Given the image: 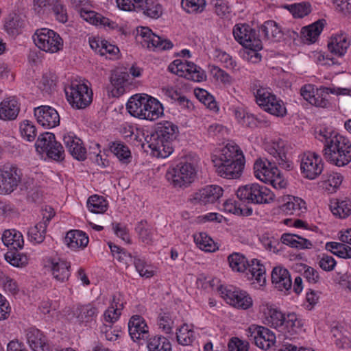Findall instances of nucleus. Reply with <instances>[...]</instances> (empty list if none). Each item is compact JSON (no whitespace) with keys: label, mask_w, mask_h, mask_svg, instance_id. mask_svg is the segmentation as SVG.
<instances>
[{"label":"nucleus","mask_w":351,"mask_h":351,"mask_svg":"<svg viewBox=\"0 0 351 351\" xmlns=\"http://www.w3.org/2000/svg\"><path fill=\"white\" fill-rule=\"evenodd\" d=\"M133 262L136 270L141 277L149 278L154 275V271L152 269V267L147 265L145 260L138 257H134Z\"/></svg>","instance_id":"obj_56"},{"label":"nucleus","mask_w":351,"mask_h":351,"mask_svg":"<svg viewBox=\"0 0 351 351\" xmlns=\"http://www.w3.org/2000/svg\"><path fill=\"white\" fill-rule=\"evenodd\" d=\"M282 326H284L285 332L290 337L300 334L304 330L302 321L295 313L286 315Z\"/></svg>","instance_id":"obj_36"},{"label":"nucleus","mask_w":351,"mask_h":351,"mask_svg":"<svg viewBox=\"0 0 351 351\" xmlns=\"http://www.w3.org/2000/svg\"><path fill=\"white\" fill-rule=\"evenodd\" d=\"M176 339L180 345L191 346L195 339V331L188 324H184L177 330Z\"/></svg>","instance_id":"obj_42"},{"label":"nucleus","mask_w":351,"mask_h":351,"mask_svg":"<svg viewBox=\"0 0 351 351\" xmlns=\"http://www.w3.org/2000/svg\"><path fill=\"white\" fill-rule=\"evenodd\" d=\"M47 225L45 223H38L31 227L27 232L29 240L34 244H40L45 238Z\"/></svg>","instance_id":"obj_47"},{"label":"nucleus","mask_w":351,"mask_h":351,"mask_svg":"<svg viewBox=\"0 0 351 351\" xmlns=\"http://www.w3.org/2000/svg\"><path fill=\"white\" fill-rule=\"evenodd\" d=\"M26 338L33 351H50V346L45 336L38 329H28L26 332Z\"/></svg>","instance_id":"obj_22"},{"label":"nucleus","mask_w":351,"mask_h":351,"mask_svg":"<svg viewBox=\"0 0 351 351\" xmlns=\"http://www.w3.org/2000/svg\"><path fill=\"white\" fill-rule=\"evenodd\" d=\"M250 45H244V50L241 53L243 59L252 63H257L261 61L262 56L259 53L263 49L261 39H253Z\"/></svg>","instance_id":"obj_33"},{"label":"nucleus","mask_w":351,"mask_h":351,"mask_svg":"<svg viewBox=\"0 0 351 351\" xmlns=\"http://www.w3.org/2000/svg\"><path fill=\"white\" fill-rule=\"evenodd\" d=\"M271 282L278 291L287 292L292 287V281L289 271L282 267H276L271 272Z\"/></svg>","instance_id":"obj_21"},{"label":"nucleus","mask_w":351,"mask_h":351,"mask_svg":"<svg viewBox=\"0 0 351 351\" xmlns=\"http://www.w3.org/2000/svg\"><path fill=\"white\" fill-rule=\"evenodd\" d=\"M129 75L126 72L114 71L110 77V83L114 88L112 93L114 96L122 95L125 90L124 86L128 80Z\"/></svg>","instance_id":"obj_40"},{"label":"nucleus","mask_w":351,"mask_h":351,"mask_svg":"<svg viewBox=\"0 0 351 351\" xmlns=\"http://www.w3.org/2000/svg\"><path fill=\"white\" fill-rule=\"evenodd\" d=\"M216 58L221 62L225 67L230 69H234L237 67V62L226 51L217 49L215 51Z\"/></svg>","instance_id":"obj_64"},{"label":"nucleus","mask_w":351,"mask_h":351,"mask_svg":"<svg viewBox=\"0 0 351 351\" xmlns=\"http://www.w3.org/2000/svg\"><path fill=\"white\" fill-rule=\"evenodd\" d=\"M155 138H159L165 140V143L171 145L172 141L175 140L178 134V128L177 125L169 121L160 123L158 124L154 132Z\"/></svg>","instance_id":"obj_27"},{"label":"nucleus","mask_w":351,"mask_h":351,"mask_svg":"<svg viewBox=\"0 0 351 351\" xmlns=\"http://www.w3.org/2000/svg\"><path fill=\"white\" fill-rule=\"evenodd\" d=\"M22 137L28 141H33L36 136V128L32 122L25 120L20 125Z\"/></svg>","instance_id":"obj_57"},{"label":"nucleus","mask_w":351,"mask_h":351,"mask_svg":"<svg viewBox=\"0 0 351 351\" xmlns=\"http://www.w3.org/2000/svg\"><path fill=\"white\" fill-rule=\"evenodd\" d=\"M247 332L249 341L261 349H263V327L252 324L248 327Z\"/></svg>","instance_id":"obj_48"},{"label":"nucleus","mask_w":351,"mask_h":351,"mask_svg":"<svg viewBox=\"0 0 351 351\" xmlns=\"http://www.w3.org/2000/svg\"><path fill=\"white\" fill-rule=\"evenodd\" d=\"M37 122L44 128H52L60 124V116L56 109L49 106H41L34 109Z\"/></svg>","instance_id":"obj_15"},{"label":"nucleus","mask_w":351,"mask_h":351,"mask_svg":"<svg viewBox=\"0 0 351 351\" xmlns=\"http://www.w3.org/2000/svg\"><path fill=\"white\" fill-rule=\"evenodd\" d=\"M80 14L84 21L93 25L109 26L110 23L108 18L95 11L86 10L85 8H81Z\"/></svg>","instance_id":"obj_41"},{"label":"nucleus","mask_w":351,"mask_h":351,"mask_svg":"<svg viewBox=\"0 0 351 351\" xmlns=\"http://www.w3.org/2000/svg\"><path fill=\"white\" fill-rule=\"evenodd\" d=\"M89 239L86 233L79 230L69 231L64 238V242L72 250L84 249L87 246Z\"/></svg>","instance_id":"obj_28"},{"label":"nucleus","mask_w":351,"mask_h":351,"mask_svg":"<svg viewBox=\"0 0 351 351\" xmlns=\"http://www.w3.org/2000/svg\"><path fill=\"white\" fill-rule=\"evenodd\" d=\"M206 5L205 0H182V7L189 13L202 12Z\"/></svg>","instance_id":"obj_59"},{"label":"nucleus","mask_w":351,"mask_h":351,"mask_svg":"<svg viewBox=\"0 0 351 351\" xmlns=\"http://www.w3.org/2000/svg\"><path fill=\"white\" fill-rule=\"evenodd\" d=\"M87 207L93 213H104L108 209V202L103 196L94 195L88 199Z\"/></svg>","instance_id":"obj_45"},{"label":"nucleus","mask_w":351,"mask_h":351,"mask_svg":"<svg viewBox=\"0 0 351 351\" xmlns=\"http://www.w3.org/2000/svg\"><path fill=\"white\" fill-rule=\"evenodd\" d=\"M110 150L123 163H128L131 159V152L128 147L121 141L111 142Z\"/></svg>","instance_id":"obj_43"},{"label":"nucleus","mask_w":351,"mask_h":351,"mask_svg":"<svg viewBox=\"0 0 351 351\" xmlns=\"http://www.w3.org/2000/svg\"><path fill=\"white\" fill-rule=\"evenodd\" d=\"M194 241L202 250L211 252L215 251L217 249L213 240L204 232L195 234Z\"/></svg>","instance_id":"obj_50"},{"label":"nucleus","mask_w":351,"mask_h":351,"mask_svg":"<svg viewBox=\"0 0 351 351\" xmlns=\"http://www.w3.org/2000/svg\"><path fill=\"white\" fill-rule=\"evenodd\" d=\"M219 291L228 304L236 308L247 309L252 305V300L245 291L223 287L219 289Z\"/></svg>","instance_id":"obj_13"},{"label":"nucleus","mask_w":351,"mask_h":351,"mask_svg":"<svg viewBox=\"0 0 351 351\" xmlns=\"http://www.w3.org/2000/svg\"><path fill=\"white\" fill-rule=\"evenodd\" d=\"M148 351H172L170 341L162 335H154L149 337L147 341Z\"/></svg>","instance_id":"obj_38"},{"label":"nucleus","mask_w":351,"mask_h":351,"mask_svg":"<svg viewBox=\"0 0 351 351\" xmlns=\"http://www.w3.org/2000/svg\"><path fill=\"white\" fill-rule=\"evenodd\" d=\"M281 29L274 21L265 22V40L270 42H278L282 38Z\"/></svg>","instance_id":"obj_46"},{"label":"nucleus","mask_w":351,"mask_h":351,"mask_svg":"<svg viewBox=\"0 0 351 351\" xmlns=\"http://www.w3.org/2000/svg\"><path fill=\"white\" fill-rule=\"evenodd\" d=\"M326 24V20L319 19L311 25L303 27L300 31L301 38L305 43H315L317 40Z\"/></svg>","instance_id":"obj_29"},{"label":"nucleus","mask_w":351,"mask_h":351,"mask_svg":"<svg viewBox=\"0 0 351 351\" xmlns=\"http://www.w3.org/2000/svg\"><path fill=\"white\" fill-rule=\"evenodd\" d=\"M281 241L287 245L299 250L311 249L313 247V243L310 240L293 234H283L281 237Z\"/></svg>","instance_id":"obj_35"},{"label":"nucleus","mask_w":351,"mask_h":351,"mask_svg":"<svg viewBox=\"0 0 351 351\" xmlns=\"http://www.w3.org/2000/svg\"><path fill=\"white\" fill-rule=\"evenodd\" d=\"M300 169L304 178L314 180L323 171L324 162L319 155L306 152L301 158Z\"/></svg>","instance_id":"obj_12"},{"label":"nucleus","mask_w":351,"mask_h":351,"mask_svg":"<svg viewBox=\"0 0 351 351\" xmlns=\"http://www.w3.org/2000/svg\"><path fill=\"white\" fill-rule=\"evenodd\" d=\"M3 244L9 248V250H21L24 245V240L22 234L14 229L5 230L1 237Z\"/></svg>","instance_id":"obj_31"},{"label":"nucleus","mask_w":351,"mask_h":351,"mask_svg":"<svg viewBox=\"0 0 351 351\" xmlns=\"http://www.w3.org/2000/svg\"><path fill=\"white\" fill-rule=\"evenodd\" d=\"M127 109L132 116L149 121L158 119L164 112L160 102L146 94L131 97L127 103Z\"/></svg>","instance_id":"obj_4"},{"label":"nucleus","mask_w":351,"mask_h":351,"mask_svg":"<svg viewBox=\"0 0 351 351\" xmlns=\"http://www.w3.org/2000/svg\"><path fill=\"white\" fill-rule=\"evenodd\" d=\"M20 112V105L14 97L4 99L0 103V119L12 121L16 119Z\"/></svg>","instance_id":"obj_26"},{"label":"nucleus","mask_w":351,"mask_h":351,"mask_svg":"<svg viewBox=\"0 0 351 351\" xmlns=\"http://www.w3.org/2000/svg\"><path fill=\"white\" fill-rule=\"evenodd\" d=\"M123 306L122 295L120 293L114 294L112 296L110 306L104 313L105 328L111 327L119 319Z\"/></svg>","instance_id":"obj_18"},{"label":"nucleus","mask_w":351,"mask_h":351,"mask_svg":"<svg viewBox=\"0 0 351 351\" xmlns=\"http://www.w3.org/2000/svg\"><path fill=\"white\" fill-rule=\"evenodd\" d=\"M64 92L66 100L73 108L84 109L92 102V90L86 84L77 80L72 81L65 86Z\"/></svg>","instance_id":"obj_7"},{"label":"nucleus","mask_w":351,"mask_h":351,"mask_svg":"<svg viewBox=\"0 0 351 351\" xmlns=\"http://www.w3.org/2000/svg\"><path fill=\"white\" fill-rule=\"evenodd\" d=\"M237 197L243 202L261 204L263 202L262 187L256 183L239 187L237 191Z\"/></svg>","instance_id":"obj_16"},{"label":"nucleus","mask_w":351,"mask_h":351,"mask_svg":"<svg viewBox=\"0 0 351 351\" xmlns=\"http://www.w3.org/2000/svg\"><path fill=\"white\" fill-rule=\"evenodd\" d=\"M23 173L16 165L6 164L0 168V194L8 195L21 182Z\"/></svg>","instance_id":"obj_9"},{"label":"nucleus","mask_w":351,"mask_h":351,"mask_svg":"<svg viewBox=\"0 0 351 351\" xmlns=\"http://www.w3.org/2000/svg\"><path fill=\"white\" fill-rule=\"evenodd\" d=\"M284 315L276 306L267 304L265 308V324L277 328L282 326L285 317Z\"/></svg>","instance_id":"obj_32"},{"label":"nucleus","mask_w":351,"mask_h":351,"mask_svg":"<svg viewBox=\"0 0 351 351\" xmlns=\"http://www.w3.org/2000/svg\"><path fill=\"white\" fill-rule=\"evenodd\" d=\"M223 206L225 212L239 216H250L252 214V208L241 207V204L234 199L226 200L223 203Z\"/></svg>","instance_id":"obj_44"},{"label":"nucleus","mask_w":351,"mask_h":351,"mask_svg":"<svg viewBox=\"0 0 351 351\" xmlns=\"http://www.w3.org/2000/svg\"><path fill=\"white\" fill-rule=\"evenodd\" d=\"M223 189L217 185H208L193 194V199L202 204H213L223 195Z\"/></svg>","instance_id":"obj_17"},{"label":"nucleus","mask_w":351,"mask_h":351,"mask_svg":"<svg viewBox=\"0 0 351 351\" xmlns=\"http://www.w3.org/2000/svg\"><path fill=\"white\" fill-rule=\"evenodd\" d=\"M33 40L35 45L45 52L53 53L63 48L62 38L56 32L47 28L36 30Z\"/></svg>","instance_id":"obj_8"},{"label":"nucleus","mask_w":351,"mask_h":351,"mask_svg":"<svg viewBox=\"0 0 351 351\" xmlns=\"http://www.w3.org/2000/svg\"><path fill=\"white\" fill-rule=\"evenodd\" d=\"M47 155L49 158L54 160H62L64 158V151L62 145L55 140L52 145L49 147V149L47 151Z\"/></svg>","instance_id":"obj_62"},{"label":"nucleus","mask_w":351,"mask_h":351,"mask_svg":"<svg viewBox=\"0 0 351 351\" xmlns=\"http://www.w3.org/2000/svg\"><path fill=\"white\" fill-rule=\"evenodd\" d=\"M55 140V135L53 133L45 132L38 136L35 144L36 148L38 151L40 149V152H47Z\"/></svg>","instance_id":"obj_55"},{"label":"nucleus","mask_w":351,"mask_h":351,"mask_svg":"<svg viewBox=\"0 0 351 351\" xmlns=\"http://www.w3.org/2000/svg\"><path fill=\"white\" fill-rule=\"evenodd\" d=\"M351 44L348 34L339 33L332 35L328 42V51L337 57H343L347 53Z\"/></svg>","instance_id":"obj_19"},{"label":"nucleus","mask_w":351,"mask_h":351,"mask_svg":"<svg viewBox=\"0 0 351 351\" xmlns=\"http://www.w3.org/2000/svg\"><path fill=\"white\" fill-rule=\"evenodd\" d=\"M168 70L194 82H202L206 79L205 73L199 66L186 60H175L169 65Z\"/></svg>","instance_id":"obj_10"},{"label":"nucleus","mask_w":351,"mask_h":351,"mask_svg":"<svg viewBox=\"0 0 351 351\" xmlns=\"http://www.w3.org/2000/svg\"><path fill=\"white\" fill-rule=\"evenodd\" d=\"M288 9L297 18H302L311 12V5L306 3L292 4L289 5Z\"/></svg>","instance_id":"obj_61"},{"label":"nucleus","mask_w":351,"mask_h":351,"mask_svg":"<svg viewBox=\"0 0 351 351\" xmlns=\"http://www.w3.org/2000/svg\"><path fill=\"white\" fill-rule=\"evenodd\" d=\"M305 208V202L300 197H292L289 200L284 204L282 208L284 211L293 214V212H299L302 208Z\"/></svg>","instance_id":"obj_58"},{"label":"nucleus","mask_w":351,"mask_h":351,"mask_svg":"<svg viewBox=\"0 0 351 351\" xmlns=\"http://www.w3.org/2000/svg\"><path fill=\"white\" fill-rule=\"evenodd\" d=\"M147 141L151 149L152 154L156 158H165L173 152V147L170 144L165 143V140L159 138H155V134L152 133Z\"/></svg>","instance_id":"obj_24"},{"label":"nucleus","mask_w":351,"mask_h":351,"mask_svg":"<svg viewBox=\"0 0 351 351\" xmlns=\"http://www.w3.org/2000/svg\"><path fill=\"white\" fill-rule=\"evenodd\" d=\"M136 39L143 47L156 51L170 49L173 44L169 40L163 39L154 34L147 27L137 29Z\"/></svg>","instance_id":"obj_11"},{"label":"nucleus","mask_w":351,"mask_h":351,"mask_svg":"<svg viewBox=\"0 0 351 351\" xmlns=\"http://www.w3.org/2000/svg\"><path fill=\"white\" fill-rule=\"evenodd\" d=\"M56 16V19L60 23H64L68 20L66 8L64 5L58 0L53 3L51 8Z\"/></svg>","instance_id":"obj_63"},{"label":"nucleus","mask_w":351,"mask_h":351,"mask_svg":"<svg viewBox=\"0 0 351 351\" xmlns=\"http://www.w3.org/2000/svg\"><path fill=\"white\" fill-rule=\"evenodd\" d=\"M265 112L277 117H283L287 114L283 101L269 91H265Z\"/></svg>","instance_id":"obj_25"},{"label":"nucleus","mask_w":351,"mask_h":351,"mask_svg":"<svg viewBox=\"0 0 351 351\" xmlns=\"http://www.w3.org/2000/svg\"><path fill=\"white\" fill-rule=\"evenodd\" d=\"M197 169L194 163L184 160L170 167L165 177L169 183L176 189L188 187L196 177Z\"/></svg>","instance_id":"obj_6"},{"label":"nucleus","mask_w":351,"mask_h":351,"mask_svg":"<svg viewBox=\"0 0 351 351\" xmlns=\"http://www.w3.org/2000/svg\"><path fill=\"white\" fill-rule=\"evenodd\" d=\"M99 313L98 308L93 304L78 305L74 311L77 319L83 324H89L95 321Z\"/></svg>","instance_id":"obj_30"},{"label":"nucleus","mask_w":351,"mask_h":351,"mask_svg":"<svg viewBox=\"0 0 351 351\" xmlns=\"http://www.w3.org/2000/svg\"><path fill=\"white\" fill-rule=\"evenodd\" d=\"M196 97L203 103L208 108L216 111L218 110L217 102L213 95L204 89L198 88L195 90Z\"/></svg>","instance_id":"obj_52"},{"label":"nucleus","mask_w":351,"mask_h":351,"mask_svg":"<svg viewBox=\"0 0 351 351\" xmlns=\"http://www.w3.org/2000/svg\"><path fill=\"white\" fill-rule=\"evenodd\" d=\"M50 268L53 278L60 282H66L71 276V263L67 261L54 258L49 261Z\"/></svg>","instance_id":"obj_20"},{"label":"nucleus","mask_w":351,"mask_h":351,"mask_svg":"<svg viewBox=\"0 0 351 351\" xmlns=\"http://www.w3.org/2000/svg\"><path fill=\"white\" fill-rule=\"evenodd\" d=\"M234 39L241 45H250L253 39H258L256 30L246 23L236 24L233 27Z\"/></svg>","instance_id":"obj_23"},{"label":"nucleus","mask_w":351,"mask_h":351,"mask_svg":"<svg viewBox=\"0 0 351 351\" xmlns=\"http://www.w3.org/2000/svg\"><path fill=\"white\" fill-rule=\"evenodd\" d=\"M228 262L233 271L244 272L249 267L247 278L252 281L254 288L259 289L263 285L261 261L254 258L249 263L242 254L234 252L228 256Z\"/></svg>","instance_id":"obj_5"},{"label":"nucleus","mask_w":351,"mask_h":351,"mask_svg":"<svg viewBox=\"0 0 351 351\" xmlns=\"http://www.w3.org/2000/svg\"><path fill=\"white\" fill-rule=\"evenodd\" d=\"M135 231L139 240L147 245H152L156 234V230L146 220H141L137 223Z\"/></svg>","instance_id":"obj_34"},{"label":"nucleus","mask_w":351,"mask_h":351,"mask_svg":"<svg viewBox=\"0 0 351 351\" xmlns=\"http://www.w3.org/2000/svg\"><path fill=\"white\" fill-rule=\"evenodd\" d=\"M5 258L10 265L17 267H23L28 263L27 256L19 253L18 250H9L5 254Z\"/></svg>","instance_id":"obj_51"},{"label":"nucleus","mask_w":351,"mask_h":351,"mask_svg":"<svg viewBox=\"0 0 351 351\" xmlns=\"http://www.w3.org/2000/svg\"><path fill=\"white\" fill-rule=\"evenodd\" d=\"M315 138L324 143L326 160L337 167H344L351 162V142L346 137L322 128L316 130Z\"/></svg>","instance_id":"obj_1"},{"label":"nucleus","mask_w":351,"mask_h":351,"mask_svg":"<svg viewBox=\"0 0 351 351\" xmlns=\"http://www.w3.org/2000/svg\"><path fill=\"white\" fill-rule=\"evenodd\" d=\"M265 151L271 158H265V184H271L274 189H284L287 181L284 179L276 163L282 167H289L285 162V143L281 138L270 140L265 143Z\"/></svg>","instance_id":"obj_2"},{"label":"nucleus","mask_w":351,"mask_h":351,"mask_svg":"<svg viewBox=\"0 0 351 351\" xmlns=\"http://www.w3.org/2000/svg\"><path fill=\"white\" fill-rule=\"evenodd\" d=\"M342 180L343 177L340 173H330L328 174L327 179L324 181V187L330 193H332L341 185Z\"/></svg>","instance_id":"obj_60"},{"label":"nucleus","mask_w":351,"mask_h":351,"mask_svg":"<svg viewBox=\"0 0 351 351\" xmlns=\"http://www.w3.org/2000/svg\"><path fill=\"white\" fill-rule=\"evenodd\" d=\"M129 334L134 341L143 344L149 337V327L140 315L132 316L128 323Z\"/></svg>","instance_id":"obj_14"},{"label":"nucleus","mask_w":351,"mask_h":351,"mask_svg":"<svg viewBox=\"0 0 351 351\" xmlns=\"http://www.w3.org/2000/svg\"><path fill=\"white\" fill-rule=\"evenodd\" d=\"M138 10H141L145 15L152 19H158L162 14V6L158 0H142V5Z\"/></svg>","instance_id":"obj_39"},{"label":"nucleus","mask_w":351,"mask_h":351,"mask_svg":"<svg viewBox=\"0 0 351 351\" xmlns=\"http://www.w3.org/2000/svg\"><path fill=\"white\" fill-rule=\"evenodd\" d=\"M330 93V88L322 87L316 89L313 99L310 104L317 107L326 108L329 105L328 96Z\"/></svg>","instance_id":"obj_49"},{"label":"nucleus","mask_w":351,"mask_h":351,"mask_svg":"<svg viewBox=\"0 0 351 351\" xmlns=\"http://www.w3.org/2000/svg\"><path fill=\"white\" fill-rule=\"evenodd\" d=\"M330 210L334 215L345 219L351 215V200L335 199L330 202Z\"/></svg>","instance_id":"obj_37"},{"label":"nucleus","mask_w":351,"mask_h":351,"mask_svg":"<svg viewBox=\"0 0 351 351\" xmlns=\"http://www.w3.org/2000/svg\"><path fill=\"white\" fill-rule=\"evenodd\" d=\"M23 22L20 20L19 16L14 15L9 16L4 24V29L10 36H16L19 34L22 27Z\"/></svg>","instance_id":"obj_54"},{"label":"nucleus","mask_w":351,"mask_h":351,"mask_svg":"<svg viewBox=\"0 0 351 351\" xmlns=\"http://www.w3.org/2000/svg\"><path fill=\"white\" fill-rule=\"evenodd\" d=\"M158 324L159 328L165 333H171L175 324V319L173 315L170 313H160L158 318Z\"/></svg>","instance_id":"obj_53"},{"label":"nucleus","mask_w":351,"mask_h":351,"mask_svg":"<svg viewBox=\"0 0 351 351\" xmlns=\"http://www.w3.org/2000/svg\"><path fill=\"white\" fill-rule=\"evenodd\" d=\"M212 160L217 174L228 179L239 178L245 165L242 151L233 143L221 148L217 154L213 156Z\"/></svg>","instance_id":"obj_3"}]
</instances>
